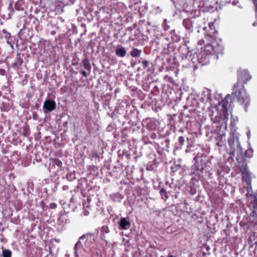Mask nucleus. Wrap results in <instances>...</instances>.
<instances>
[{
  "mask_svg": "<svg viewBox=\"0 0 257 257\" xmlns=\"http://www.w3.org/2000/svg\"><path fill=\"white\" fill-rule=\"evenodd\" d=\"M251 173L249 171L246 161L244 158L242 159V182L245 183L246 185L244 188H246L247 194H250L252 193L251 187Z\"/></svg>",
  "mask_w": 257,
  "mask_h": 257,
  "instance_id": "nucleus-1",
  "label": "nucleus"
},
{
  "mask_svg": "<svg viewBox=\"0 0 257 257\" xmlns=\"http://www.w3.org/2000/svg\"><path fill=\"white\" fill-rule=\"evenodd\" d=\"M214 42L213 44L208 43L204 47L202 48L199 56L201 58H205L206 57L214 54L222 53L224 49L223 46L219 45L216 47L214 45Z\"/></svg>",
  "mask_w": 257,
  "mask_h": 257,
  "instance_id": "nucleus-2",
  "label": "nucleus"
},
{
  "mask_svg": "<svg viewBox=\"0 0 257 257\" xmlns=\"http://www.w3.org/2000/svg\"><path fill=\"white\" fill-rule=\"evenodd\" d=\"M227 103L228 102L224 100L220 102L218 105V110L220 111V115L223 117L224 122L225 123L227 120Z\"/></svg>",
  "mask_w": 257,
  "mask_h": 257,
  "instance_id": "nucleus-3",
  "label": "nucleus"
},
{
  "mask_svg": "<svg viewBox=\"0 0 257 257\" xmlns=\"http://www.w3.org/2000/svg\"><path fill=\"white\" fill-rule=\"evenodd\" d=\"M56 102L52 100H46L44 102L43 109L45 113L51 111L56 108Z\"/></svg>",
  "mask_w": 257,
  "mask_h": 257,
  "instance_id": "nucleus-4",
  "label": "nucleus"
},
{
  "mask_svg": "<svg viewBox=\"0 0 257 257\" xmlns=\"http://www.w3.org/2000/svg\"><path fill=\"white\" fill-rule=\"evenodd\" d=\"M116 55L119 57H124L126 53L125 49L120 45L117 46L115 49Z\"/></svg>",
  "mask_w": 257,
  "mask_h": 257,
  "instance_id": "nucleus-5",
  "label": "nucleus"
},
{
  "mask_svg": "<svg viewBox=\"0 0 257 257\" xmlns=\"http://www.w3.org/2000/svg\"><path fill=\"white\" fill-rule=\"evenodd\" d=\"M252 76L248 71L246 70L242 71V82L245 83L247 82V81L250 80Z\"/></svg>",
  "mask_w": 257,
  "mask_h": 257,
  "instance_id": "nucleus-6",
  "label": "nucleus"
},
{
  "mask_svg": "<svg viewBox=\"0 0 257 257\" xmlns=\"http://www.w3.org/2000/svg\"><path fill=\"white\" fill-rule=\"evenodd\" d=\"M120 226L123 229H127L130 226V222L125 218H121L120 220Z\"/></svg>",
  "mask_w": 257,
  "mask_h": 257,
  "instance_id": "nucleus-7",
  "label": "nucleus"
},
{
  "mask_svg": "<svg viewBox=\"0 0 257 257\" xmlns=\"http://www.w3.org/2000/svg\"><path fill=\"white\" fill-rule=\"evenodd\" d=\"M248 243L251 246L257 243V233L254 232L250 235L248 238Z\"/></svg>",
  "mask_w": 257,
  "mask_h": 257,
  "instance_id": "nucleus-8",
  "label": "nucleus"
},
{
  "mask_svg": "<svg viewBox=\"0 0 257 257\" xmlns=\"http://www.w3.org/2000/svg\"><path fill=\"white\" fill-rule=\"evenodd\" d=\"M142 53L141 50L137 48H133L132 50L130 52L131 55L134 58L139 57Z\"/></svg>",
  "mask_w": 257,
  "mask_h": 257,
  "instance_id": "nucleus-9",
  "label": "nucleus"
},
{
  "mask_svg": "<svg viewBox=\"0 0 257 257\" xmlns=\"http://www.w3.org/2000/svg\"><path fill=\"white\" fill-rule=\"evenodd\" d=\"M233 94L237 98L240 97V91L238 83L234 86V89H233Z\"/></svg>",
  "mask_w": 257,
  "mask_h": 257,
  "instance_id": "nucleus-10",
  "label": "nucleus"
},
{
  "mask_svg": "<svg viewBox=\"0 0 257 257\" xmlns=\"http://www.w3.org/2000/svg\"><path fill=\"white\" fill-rule=\"evenodd\" d=\"M253 150L252 149H248V150H246L244 154V157L245 158H250L253 156Z\"/></svg>",
  "mask_w": 257,
  "mask_h": 257,
  "instance_id": "nucleus-11",
  "label": "nucleus"
},
{
  "mask_svg": "<svg viewBox=\"0 0 257 257\" xmlns=\"http://www.w3.org/2000/svg\"><path fill=\"white\" fill-rule=\"evenodd\" d=\"M82 63L84 66V68L88 70H90L91 67L90 64V63L89 62V61L87 59H84L82 61Z\"/></svg>",
  "mask_w": 257,
  "mask_h": 257,
  "instance_id": "nucleus-12",
  "label": "nucleus"
},
{
  "mask_svg": "<svg viewBox=\"0 0 257 257\" xmlns=\"http://www.w3.org/2000/svg\"><path fill=\"white\" fill-rule=\"evenodd\" d=\"M160 193L162 196V199L165 201H166L168 198L167 192L164 189L162 188L160 190Z\"/></svg>",
  "mask_w": 257,
  "mask_h": 257,
  "instance_id": "nucleus-13",
  "label": "nucleus"
},
{
  "mask_svg": "<svg viewBox=\"0 0 257 257\" xmlns=\"http://www.w3.org/2000/svg\"><path fill=\"white\" fill-rule=\"evenodd\" d=\"M3 257H11L12 252L9 249H3Z\"/></svg>",
  "mask_w": 257,
  "mask_h": 257,
  "instance_id": "nucleus-14",
  "label": "nucleus"
},
{
  "mask_svg": "<svg viewBox=\"0 0 257 257\" xmlns=\"http://www.w3.org/2000/svg\"><path fill=\"white\" fill-rule=\"evenodd\" d=\"M242 100L243 103H245L244 110L245 111H247V107L249 103V99H248L247 97L245 98L242 97Z\"/></svg>",
  "mask_w": 257,
  "mask_h": 257,
  "instance_id": "nucleus-15",
  "label": "nucleus"
},
{
  "mask_svg": "<svg viewBox=\"0 0 257 257\" xmlns=\"http://www.w3.org/2000/svg\"><path fill=\"white\" fill-rule=\"evenodd\" d=\"M101 231L104 233H107L109 232V230L107 226H103L102 227Z\"/></svg>",
  "mask_w": 257,
  "mask_h": 257,
  "instance_id": "nucleus-16",
  "label": "nucleus"
},
{
  "mask_svg": "<svg viewBox=\"0 0 257 257\" xmlns=\"http://www.w3.org/2000/svg\"><path fill=\"white\" fill-rule=\"evenodd\" d=\"M178 141L181 145H183L184 143V137L181 136L178 139Z\"/></svg>",
  "mask_w": 257,
  "mask_h": 257,
  "instance_id": "nucleus-17",
  "label": "nucleus"
},
{
  "mask_svg": "<svg viewBox=\"0 0 257 257\" xmlns=\"http://www.w3.org/2000/svg\"><path fill=\"white\" fill-rule=\"evenodd\" d=\"M55 163L58 166L60 167L62 165V162L58 159L55 160Z\"/></svg>",
  "mask_w": 257,
  "mask_h": 257,
  "instance_id": "nucleus-18",
  "label": "nucleus"
},
{
  "mask_svg": "<svg viewBox=\"0 0 257 257\" xmlns=\"http://www.w3.org/2000/svg\"><path fill=\"white\" fill-rule=\"evenodd\" d=\"M89 210H88V207H87V208H84L83 211V214L85 216H87L89 214Z\"/></svg>",
  "mask_w": 257,
  "mask_h": 257,
  "instance_id": "nucleus-19",
  "label": "nucleus"
},
{
  "mask_svg": "<svg viewBox=\"0 0 257 257\" xmlns=\"http://www.w3.org/2000/svg\"><path fill=\"white\" fill-rule=\"evenodd\" d=\"M142 64L144 67H147L148 65V62L147 60H144Z\"/></svg>",
  "mask_w": 257,
  "mask_h": 257,
  "instance_id": "nucleus-20",
  "label": "nucleus"
},
{
  "mask_svg": "<svg viewBox=\"0 0 257 257\" xmlns=\"http://www.w3.org/2000/svg\"><path fill=\"white\" fill-rule=\"evenodd\" d=\"M224 1L227 3H232V4L234 5H236V2L234 0L233 1H231V0H224Z\"/></svg>",
  "mask_w": 257,
  "mask_h": 257,
  "instance_id": "nucleus-21",
  "label": "nucleus"
},
{
  "mask_svg": "<svg viewBox=\"0 0 257 257\" xmlns=\"http://www.w3.org/2000/svg\"><path fill=\"white\" fill-rule=\"evenodd\" d=\"M204 41L203 40H202V39L199 40L198 42V44L199 45H203L204 44Z\"/></svg>",
  "mask_w": 257,
  "mask_h": 257,
  "instance_id": "nucleus-22",
  "label": "nucleus"
},
{
  "mask_svg": "<svg viewBox=\"0 0 257 257\" xmlns=\"http://www.w3.org/2000/svg\"><path fill=\"white\" fill-rule=\"evenodd\" d=\"M81 73L85 77L87 76V73L85 71H81Z\"/></svg>",
  "mask_w": 257,
  "mask_h": 257,
  "instance_id": "nucleus-23",
  "label": "nucleus"
},
{
  "mask_svg": "<svg viewBox=\"0 0 257 257\" xmlns=\"http://www.w3.org/2000/svg\"><path fill=\"white\" fill-rule=\"evenodd\" d=\"M246 135H247V137L248 139H249L250 137V131H248L247 132Z\"/></svg>",
  "mask_w": 257,
  "mask_h": 257,
  "instance_id": "nucleus-24",
  "label": "nucleus"
},
{
  "mask_svg": "<svg viewBox=\"0 0 257 257\" xmlns=\"http://www.w3.org/2000/svg\"><path fill=\"white\" fill-rule=\"evenodd\" d=\"M50 207L52 208H55L56 207V204L54 203L51 204L50 205Z\"/></svg>",
  "mask_w": 257,
  "mask_h": 257,
  "instance_id": "nucleus-25",
  "label": "nucleus"
},
{
  "mask_svg": "<svg viewBox=\"0 0 257 257\" xmlns=\"http://www.w3.org/2000/svg\"><path fill=\"white\" fill-rule=\"evenodd\" d=\"M214 26V24L213 23H209V27L211 28L212 27Z\"/></svg>",
  "mask_w": 257,
  "mask_h": 257,
  "instance_id": "nucleus-26",
  "label": "nucleus"
},
{
  "mask_svg": "<svg viewBox=\"0 0 257 257\" xmlns=\"http://www.w3.org/2000/svg\"><path fill=\"white\" fill-rule=\"evenodd\" d=\"M78 244V242L75 245V247H74L75 250H76V247H77V245Z\"/></svg>",
  "mask_w": 257,
  "mask_h": 257,
  "instance_id": "nucleus-27",
  "label": "nucleus"
},
{
  "mask_svg": "<svg viewBox=\"0 0 257 257\" xmlns=\"http://www.w3.org/2000/svg\"><path fill=\"white\" fill-rule=\"evenodd\" d=\"M168 257H174V256H173L172 255H169L168 256Z\"/></svg>",
  "mask_w": 257,
  "mask_h": 257,
  "instance_id": "nucleus-28",
  "label": "nucleus"
},
{
  "mask_svg": "<svg viewBox=\"0 0 257 257\" xmlns=\"http://www.w3.org/2000/svg\"><path fill=\"white\" fill-rule=\"evenodd\" d=\"M186 21H184L183 22V24H185V23H186Z\"/></svg>",
  "mask_w": 257,
  "mask_h": 257,
  "instance_id": "nucleus-29",
  "label": "nucleus"
},
{
  "mask_svg": "<svg viewBox=\"0 0 257 257\" xmlns=\"http://www.w3.org/2000/svg\"><path fill=\"white\" fill-rule=\"evenodd\" d=\"M83 237V236H81V237L80 238V239H81V238H82Z\"/></svg>",
  "mask_w": 257,
  "mask_h": 257,
  "instance_id": "nucleus-30",
  "label": "nucleus"
},
{
  "mask_svg": "<svg viewBox=\"0 0 257 257\" xmlns=\"http://www.w3.org/2000/svg\"><path fill=\"white\" fill-rule=\"evenodd\" d=\"M239 224L241 225V222H239Z\"/></svg>",
  "mask_w": 257,
  "mask_h": 257,
  "instance_id": "nucleus-31",
  "label": "nucleus"
}]
</instances>
